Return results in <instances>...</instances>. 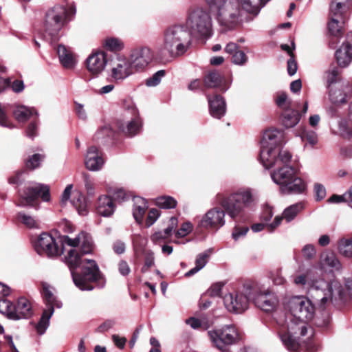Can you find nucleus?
<instances>
[{"mask_svg":"<svg viewBox=\"0 0 352 352\" xmlns=\"http://www.w3.org/2000/svg\"><path fill=\"white\" fill-rule=\"evenodd\" d=\"M284 143L283 131L266 130L260 142V161L267 169L274 168L270 176L272 181L279 186L282 193L302 194L306 191L307 184L296 176L291 165L292 153L283 147Z\"/></svg>","mask_w":352,"mask_h":352,"instance_id":"nucleus-1","label":"nucleus"},{"mask_svg":"<svg viewBox=\"0 0 352 352\" xmlns=\"http://www.w3.org/2000/svg\"><path fill=\"white\" fill-rule=\"evenodd\" d=\"M62 243L71 248L65 256V263L70 270L75 285L82 291L94 289L92 283L101 278L99 267L94 260L82 258L93 251L91 236L81 232L74 239L63 236Z\"/></svg>","mask_w":352,"mask_h":352,"instance_id":"nucleus-2","label":"nucleus"},{"mask_svg":"<svg viewBox=\"0 0 352 352\" xmlns=\"http://www.w3.org/2000/svg\"><path fill=\"white\" fill-rule=\"evenodd\" d=\"M287 307L291 314L285 321L278 322V334L289 351L299 352V336H314L313 329L307 322L314 318L315 306L308 298L295 296L288 300Z\"/></svg>","mask_w":352,"mask_h":352,"instance_id":"nucleus-3","label":"nucleus"},{"mask_svg":"<svg viewBox=\"0 0 352 352\" xmlns=\"http://www.w3.org/2000/svg\"><path fill=\"white\" fill-rule=\"evenodd\" d=\"M214 202L223 209L214 207L201 217H197V229L218 230L225 225L226 212L232 219H236L243 213L245 208L252 205L254 197L250 188H242L228 196L219 193L215 197Z\"/></svg>","mask_w":352,"mask_h":352,"instance_id":"nucleus-4","label":"nucleus"},{"mask_svg":"<svg viewBox=\"0 0 352 352\" xmlns=\"http://www.w3.org/2000/svg\"><path fill=\"white\" fill-rule=\"evenodd\" d=\"M219 25L224 31L235 29L244 21L245 14H259L258 0H204Z\"/></svg>","mask_w":352,"mask_h":352,"instance_id":"nucleus-5","label":"nucleus"},{"mask_svg":"<svg viewBox=\"0 0 352 352\" xmlns=\"http://www.w3.org/2000/svg\"><path fill=\"white\" fill-rule=\"evenodd\" d=\"M309 285L310 291L321 310H324L331 305L336 306L344 300V288L337 280L327 281L319 278L311 280Z\"/></svg>","mask_w":352,"mask_h":352,"instance_id":"nucleus-6","label":"nucleus"},{"mask_svg":"<svg viewBox=\"0 0 352 352\" xmlns=\"http://www.w3.org/2000/svg\"><path fill=\"white\" fill-rule=\"evenodd\" d=\"M191 44V34L184 24H173L164 30L163 49L171 56L183 55L188 51Z\"/></svg>","mask_w":352,"mask_h":352,"instance_id":"nucleus-7","label":"nucleus"},{"mask_svg":"<svg viewBox=\"0 0 352 352\" xmlns=\"http://www.w3.org/2000/svg\"><path fill=\"white\" fill-rule=\"evenodd\" d=\"M184 26L192 36L209 38L212 34V21L210 13L202 7L188 8Z\"/></svg>","mask_w":352,"mask_h":352,"instance_id":"nucleus-8","label":"nucleus"},{"mask_svg":"<svg viewBox=\"0 0 352 352\" xmlns=\"http://www.w3.org/2000/svg\"><path fill=\"white\" fill-rule=\"evenodd\" d=\"M67 16V9L63 6L57 5L50 9L45 14L43 28L44 38L50 42L58 38V32L63 27Z\"/></svg>","mask_w":352,"mask_h":352,"instance_id":"nucleus-9","label":"nucleus"},{"mask_svg":"<svg viewBox=\"0 0 352 352\" xmlns=\"http://www.w3.org/2000/svg\"><path fill=\"white\" fill-rule=\"evenodd\" d=\"M20 199L17 206H34L35 201L41 197L43 201L50 200V188L38 183H29L23 190L19 192Z\"/></svg>","mask_w":352,"mask_h":352,"instance_id":"nucleus-10","label":"nucleus"},{"mask_svg":"<svg viewBox=\"0 0 352 352\" xmlns=\"http://www.w3.org/2000/svg\"><path fill=\"white\" fill-rule=\"evenodd\" d=\"M252 286L246 284L242 292L229 293L223 298V303L228 311L234 314H241L248 308L252 297Z\"/></svg>","mask_w":352,"mask_h":352,"instance_id":"nucleus-11","label":"nucleus"},{"mask_svg":"<svg viewBox=\"0 0 352 352\" xmlns=\"http://www.w3.org/2000/svg\"><path fill=\"white\" fill-rule=\"evenodd\" d=\"M208 334L213 344L221 351H227L228 348L234 344L239 338L237 330L232 324H226L221 328L209 331Z\"/></svg>","mask_w":352,"mask_h":352,"instance_id":"nucleus-12","label":"nucleus"},{"mask_svg":"<svg viewBox=\"0 0 352 352\" xmlns=\"http://www.w3.org/2000/svg\"><path fill=\"white\" fill-rule=\"evenodd\" d=\"M124 118L126 121H119L118 127L129 137H133L140 133L142 127V121L140 117L139 111L136 107L130 102L125 106Z\"/></svg>","mask_w":352,"mask_h":352,"instance_id":"nucleus-13","label":"nucleus"},{"mask_svg":"<svg viewBox=\"0 0 352 352\" xmlns=\"http://www.w3.org/2000/svg\"><path fill=\"white\" fill-rule=\"evenodd\" d=\"M252 297L251 300L255 305L266 312H270L275 309L278 300L275 294L266 290H258L256 287L252 286Z\"/></svg>","mask_w":352,"mask_h":352,"instance_id":"nucleus-14","label":"nucleus"},{"mask_svg":"<svg viewBox=\"0 0 352 352\" xmlns=\"http://www.w3.org/2000/svg\"><path fill=\"white\" fill-rule=\"evenodd\" d=\"M153 54L146 46H140L133 49L129 59L135 72L144 70L152 61Z\"/></svg>","mask_w":352,"mask_h":352,"instance_id":"nucleus-15","label":"nucleus"},{"mask_svg":"<svg viewBox=\"0 0 352 352\" xmlns=\"http://www.w3.org/2000/svg\"><path fill=\"white\" fill-rule=\"evenodd\" d=\"M111 66V76L115 81H122L135 72L130 60L124 56H116Z\"/></svg>","mask_w":352,"mask_h":352,"instance_id":"nucleus-16","label":"nucleus"},{"mask_svg":"<svg viewBox=\"0 0 352 352\" xmlns=\"http://www.w3.org/2000/svg\"><path fill=\"white\" fill-rule=\"evenodd\" d=\"M104 163L102 154L98 148L95 146H89L85 157L86 168L91 171H98L102 168Z\"/></svg>","mask_w":352,"mask_h":352,"instance_id":"nucleus-17","label":"nucleus"},{"mask_svg":"<svg viewBox=\"0 0 352 352\" xmlns=\"http://www.w3.org/2000/svg\"><path fill=\"white\" fill-rule=\"evenodd\" d=\"M107 63L106 54L102 51L92 53L86 60L87 69L94 74H98L102 72Z\"/></svg>","mask_w":352,"mask_h":352,"instance_id":"nucleus-18","label":"nucleus"},{"mask_svg":"<svg viewBox=\"0 0 352 352\" xmlns=\"http://www.w3.org/2000/svg\"><path fill=\"white\" fill-rule=\"evenodd\" d=\"M207 98L210 115L217 119H220L224 116L226 112V104L223 97L220 95H215L213 98L208 96Z\"/></svg>","mask_w":352,"mask_h":352,"instance_id":"nucleus-19","label":"nucleus"},{"mask_svg":"<svg viewBox=\"0 0 352 352\" xmlns=\"http://www.w3.org/2000/svg\"><path fill=\"white\" fill-rule=\"evenodd\" d=\"M224 50L227 54L232 56L231 60L234 65L242 66L248 62V56L243 51L239 49L236 43L233 42L228 43Z\"/></svg>","mask_w":352,"mask_h":352,"instance_id":"nucleus-20","label":"nucleus"},{"mask_svg":"<svg viewBox=\"0 0 352 352\" xmlns=\"http://www.w3.org/2000/svg\"><path fill=\"white\" fill-rule=\"evenodd\" d=\"M115 209L116 206L110 196L102 195L99 197L96 210L100 215L109 217L114 213Z\"/></svg>","mask_w":352,"mask_h":352,"instance_id":"nucleus-21","label":"nucleus"},{"mask_svg":"<svg viewBox=\"0 0 352 352\" xmlns=\"http://www.w3.org/2000/svg\"><path fill=\"white\" fill-rule=\"evenodd\" d=\"M133 216L138 224L142 223L145 212L148 208L147 201L141 197H133Z\"/></svg>","mask_w":352,"mask_h":352,"instance_id":"nucleus-22","label":"nucleus"},{"mask_svg":"<svg viewBox=\"0 0 352 352\" xmlns=\"http://www.w3.org/2000/svg\"><path fill=\"white\" fill-rule=\"evenodd\" d=\"M222 83V76L216 71L209 72L204 78V84L206 87H220L221 91L225 92L228 89L229 85Z\"/></svg>","mask_w":352,"mask_h":352,"instance_id":"nucleus-23","label":"nucleus"},{"mask_svg":"<svg viewBox=\"0 0 352 352\" xmlns=\"http://www.w3.org/2000/svg\"><path fill=\"white\" fill-rule=\"evenodd\" d=\"M14 312L18 317L16 320L30 317L32 315V311L29 300L25 298H19L17 304L14 305Z\"/></svg>","mask_w":352,"mask_h":352,"instance_id":"nucleus-24","label":"nucleus"},{"mask_svg":"<svg viewBox=\"0 0 352 352\" xmlns=\"http://www.w3.org/2000/svg\"><path fill=\"white\" fill-rule=\"evenodd\" d=\"M116 135V131L110 125L106 124L96 132L94 139L102 144H108L111 142Z\"/></svg>","mask_w":352,"mask_h":352,"instance_id":"nucleus-25","label":"nucleus"},{"mask_svg":"<svg viewBox=\"0 0 352 352\" xmlns=\"http://www.w3.org/2000/svg\"><path fill=\"white\" fill-rule=\"evenodd\" d=\"M321 268L329 267L331 270L340 271L342 269V264L337 256L331 252H325L321 256Z\"/></svg>","mask_w":352,"mask_h":352,"instance_id":"nucleus-26","label":"nucleus"},{"mask_svg":"<svg viewBox=\"0 0 352 352\" xmlns=\"http://www.w3.org/2000/svg\"><path fill=\"white\" fill-rule=\"evenodd\" d=\"M13 115L17 121L24 122L33 115H36L38 117V113L33 107H28L24 105H17L13 111Z\"/></svg>","mask_w":352,"mask_h":352,"instance_id":"nucleus-27","label":"nucleus"},{"mask_svg":"<svg viewBox=\"0 0 352 352\" xmlns=\"http://www.w3.org/2000/svg\"><path fill=\"white\" fill-rule=\"evenodd\" d=\"M63 237H61L58 241L55 239L54 243H49L47 245V248L43 250V255L47 256L49 258L57 257L61 255L65 250V245L66 243H62Z\"/></svg>","mask_w":352,"mask_h":352,"instance_id":"nucleus-28","label":"nucleus"},{"mask_svg":"<svg viewBox=\"0 0 352 352\" xmlns=\"http://www.w3.org/2000/svg\"><path fill=\"white\" fill-rule=\"evenodd\" d=\"M57 54L61 65L67 69L72 68L75 65V60L72 52L63 45H58Z\"/></svg>","mask_w":352,"mask_h":352,"instance_id":"nucleus-29","label":"nucleus"},{"mask_svg":"<svg viewBox=\"0 0 352 352\" xmlns=\"http://www.w3.org/2000/svg\"><path fill=\"white\" fill-rule=\"evenodd\" d=\"M212 249H208L199 254L195 259V266L185 274L186 277H190L203 269L208 263Z\"/></svg>","mask_w":352,"mask_h":352,"instance_id":"nucleus-30","label":"nucleus"},{"mask_svg":"<svg viewBox=\"0 0 352 352\" xmlns=\"http://www.w3.org/2000/svg\"><path fill=\"white\" fill-rule=\"evenodd\" d=\"M16 219L30 229H38L41 228V221L35 217L25 212H19L16 214Z\"/></svg>","mask_w":352,"mask_h":352,"instance_id":"nucleus-31","label":"nucleus"},{"mask_svg":"<svg viewBox=\"0 0 352 352\" xmlns=\"http://www.w3.org/2000/svg\"><path fill=\"white\" fill-rule=\"evenodd\" d=\"M300 115L296 110L287 109L282 114V123L286 128L294 127L300 121Z\"/></svg>","mask_w":352,"mask_h":352,"instance_id":"nucleus-32","label":"nucleus"},{"mask_svg":"<svg viewBox=\"0 0 352 352\" xmlns=\"http://www.w3.org/2000/svg\"><path fill=\"white\" fill-rule=\"evenodd\" d=\"M54 312V311L52 307L43 311L40 320L36 327L38 334L43 335L46 331L50 325V319Z\"/></svg>","mask_w":352,"mask_h":352,"instance_id":"nucleus-33","label":"nucleus"},{"mask_svg":"<svg viewBox=\"0 0 352 352\" xmlns=\"http://www.w3.org/2000/svg\"><path fill=\"white\" fill-rule=\"evenodd\" d=\"M54 239L55 238L47 232L41 233L34 243V247L36 252L39 255H43L44 248H47V243H54Z\"/></svg>","mask_w":352,"mask_h":352,"instance_id":"nucleus-34","label":"nucleus"},{"mask_svg":"<svg viewBox=\"0 0 352 352\" xmlns=\"http://www.w3.org/2000/svg\"><path fill=\"white\" fill-rule=\"evenodd\" d=\"M71 202L78 211L79 215L85 216L88 214L86 199L82 194L78 192L74 195Z\"/></svg>","mask_w":352,"mask_h":352,"instance_id":"nucleus-35","label":"nucleus"},{"mask_svg":"<svg viewBox=\"0 0 352 352\" xmlns=\"http://www.w3.org/2000/svg\"><path fill=\"white\" fill-rule=\"evenodd\" d=\"M335 56L338 64L342 67H346L352 60L351 53L348 49H346L344 43L338 50H336Z\"/></svg>","mask_w":352,"mask_h":352,"instance_id":"nucleus-36","label":"nucleus"},{"mask_svg":"<svg viewBox=\"0 0 352 352\" xmlns=\"http://www.w3.org/2000/svg\"><path fill=\"white\" fill-rule=\"evenodd\" d=\"M347 94L342 89H329V97L331 102L336 104H345L347 102Z\"/></svg>","mask_w":352,"mask_h":352,"instance_id":"nucleus-37","label":"nucleus"},{"mask_svg":"<svg viewBox=\"0 0 352 352\" xmlns=\"http://www.w3.org/2000/svg\"><path fill=\"white\" fill-rule=\"evenodd\" d=\"M303 208L304 205L301 202L292 204L284 210L283 212V217L285 221L289 223L294 220L298 214L303 210Z\"/></svg>","mask_w":352,"mask_h":352,"instance_id":"nucleus-38","label":"nucleus"},{"mask_svg":"<svg viewBox=\"0 0 352 352\" xmlns=\"http://www.w3.org/2000/svg\"><path fill=\"white\" fill-rule=\"evenodd\" d=\"M43 296L47 306V309H50L51 307H52L54 309V307H62V302L56 299V296L50 291L48 287L43 286Z\"/></svg>","mask_w":352,"mask_h":352,"instance_id":"nucleus-39","label":"nucleus"},{"mask_svg":"<svg viewBox=\"0 0 352 352\" xmlns=\"http://www.w3.org/2000/svg\"><path fill=\"white\" fill-rule=\"evenodd\" d=\"M0 313L6 315L9 319L16 320L18 318L14 312L13 303L6 298H0Z\"/></svg>","mask_w":352,"mask_h":352,"instance_id":"nucleus-40","label":"nucleus"},{"mask_svg":"<svg viewBox=\"0 0 352 352\" xmlns=\"http://www.w3.org/2000/svg\"><path fill=\"white\" fill-rule=\"evenodd\" d=\"M104 47L111 52H120L124 49L122 41L118 38L109 37L104 41Z\"/></svg>","mask_w":352,"mask_h":352,"instance_id":"nucleus-41","label":"nucleus"},{"mask_svg":"<svg viewBox=\"0 0 352 352\" xmlns=\"http://www.w3.org/2000/svg\"><path fill=\"white\" fill-rule=\"evenodd\" d=\"M177 204V201L170 196H162L156 199L157 206L164 209L175 208Z\"/></svg>","mask_w":352,"mask_h":352,"instance_id":"nucleus-42","label":"nucleus"},{"mask_svg":"<svg viewBox=\"0 0 352 352\" xmlns=\"http://www.w3.org/2000/svg\"><path fill=\"white\" fill-rule=\"evenodd\" d=\"M338 250L346 257H352V239H342L339 241Z\"/></svg>","mask_w":352,"mask_h":352,"instance_id":"nucleus-43","label":"nucleus"},{"mask_svg":"<svg viewBox=\"0 0 352 352\" xmlns=\"http://www.w3.org/2000/svg\"><path fill=\"white\" fill-rule=\"evenodd\" d=\"M108 192L112 197L113 201L121 202L129 198L127 193L123 188L109 189Z\"/></svg>","mask_w":352,"mask_h":352,"instance_id":"nucleus-44","label":"nucleus"},{"mask_svg":"<svg viewBox=\"0 0 352 352\" xmlns=\"http://www.w3.org/2000/svg\"><path fill=\"white\" fill-rule=\"evenodd\" d=\"M166 74L165 70H159L155 72L151 77L146 80V85L148 87H155L159 85L162 80V78L164 77Z\"/></svg>","mask_w":352,"mask_h":352,"instance_id":"nucleus-45","label":"nucleus"},{"mask_svg":"<svg viewBox=\"0 0 352 352\" xmlns=\"http://www.w3.org/2000/svg\"><path fill=\"white\" fill-rule=\"evenodd\" d=\"M302 140L308 143L311 147L318 143V135L314 131H306L302 136Z\"/></svg>","mask_w":352,"mask_h":352,"instance_id":"nucleus-46","label":"nucleus"},{"mask_svg":"<svg viewBox=\"0 0 352 352\" xmlns=\"http://www.w3.org/2000/svg\"><path fill=\"white\" fill-rule=\"evenodd\" d=\"M339 69L337 67H333L332 69H329L326 72V80L327 87L329 89L331 88V85L337 82V78L339 75Z\"/></svg>","mask_w":352,"mask_h":352,"instance_id":"nucleus-47","label":"nucleus"},{"mask_svg":"<svg viewBox=\"0 0 352 352\" xmlns=\"http://www.w3.org/2000/svg\"><path fill=\"white\" fill-rule=\"evenodd\" d=\"M43 157L44 156L39 153L32 155L26 161V166L30 169H35L38 168L40 166Z\"/></svg>","mask_w":352,"mask_h":352,"instance_id":"nucleus-48","label":"nucleus"},{"mask_svg":"<svg viewBox=\"0 0 352 352\" xmlns=\"http://www.w3.org/2000/svg\"><path fill=\"white\" fill-rule=\"evenodd\" d=\"M249 230L248 226H235L233 229L232 236L234 241L239 240L241 237H244Z\"/></svg>","mask_w":352,"mask_h":352,"instance_id":"nucleus-49","label":"nucleus"},{"mask_svg":"<svg viewBox=\"0 0 352 352\" xmlns=\"http://www.w3.org/2000/svg\"><path fill=\"white\" fill-rule=\"evenodd\" d=\"M160 214L157 209L151 208L148 213V216L146 219L145 225L147 228L151 227L155 223V222L159 218Z\"/></svg>","mask_w":352,"mask_h":352,"instance_id":"nucleus-50","label":"nucleus"},{"mask_svg":"<svg viewBox=\"0 0 352 352\" xmlns=\"http://www.w3.org/2000/svg\"><path fill=\"white\" fill-rule=\"evenodd\" d=\"M155 264V256L154 253L151 251H148L145 254L144 264L142 268V272H146L148 270L153 266Z\"/></svg>","mask_w":352,"mask_h":352,"instance_id":"nucleus-51","label":"nucleus"},{"mask_svg":"<svg viewBox=\"0 0 352 352\" xmlns=\"http://www.w3.org/2000/svg\"><path fill=\"white\" fill-rule=\"evenodd\" d=\"M192 230V225L190 222L187 221L182 224L180 228L176 232L177 237H184L188 235Z\"/></svg>","mask_w":352,"mask_h":352,"instance_id":"nucleus-52","label":"nucleus"},{"mask_svg":"<svg viewBox=\"0 0 352 352\" xmlns=\"http://www.w3.org/2000/svg\"><path fill=\"white\" fill-rule=\"evenodd\" d=\"M302 254L305 259L311 260L315 257L316 254V250L313 245L307 244L302 249Z\"/></svg>","mask_w":352,"mask_h":352,"instance_id":"nucleus-53","label":"nucleus"},{"mask_svg":"<svg viewBox=\"0 0 352 352\" xmlns=\"http://www.w3.org/2000/svg\"><path fill=\"white\" fill-rule=\"evenodd\" d=\"M314 190L315 194V199L316 201H320L322 200L326 196L325 187L319 183L314 184Z\"/></svg>","mask_w":352,"mask_h":352,"instance_id":"nucleus-54","label":"nucleus"},{"mask_svg":"<svg viewBox=\"0 0 352 352\" xmlns=\"http://www.w3.org/2000/svg\"><path fill=\"white\" fill-rule=\"evenodd\" d=\"M224 284L222 283H216L213 284L207 291V294L211 297L220 296L221 290Z\"/></svg>","mask_w":352,"mask_h":352,"instance_id":"nucleus-55","label":"nucleus"},{"mask_svg":"<svg viewBox=\"0 0 352 352\" xmlns=\"http://www.w3.org/2000/svg\"><path fill=\"white\" fill-rule=\"evenodd\" d=\"M26 135L30 138L34 139L38 135V120L31 122L27 127Z\"/></svg>","mask_w":352,"mask_h":352,"instance_id":"nucleus-56","label":"nucleus"},{"mask_svg":"<svg viewBox=\"0 0 352 352\" xmlns=\"http://www.w3.org/2000/svg\"><path fill=\"white\" fill-rule=\"evenodd\" d=\"M82 177H83L85 186V188H86L88 195H89V196L94 195L95 193V189H94V184H93L92 181L91 180L89 175L85 173H83Z\"/></svg>","mask_w":352,"mask_h":352,"instance_id":"nucleus-57","label":"nucleus"},{"mask_svg":"<svg viewBox=\"0 0 352 352\" xmlns=\"http://www.w3.org/2000/svg\"><path fill=\"white\" fill-rule=\"evenodd\" d=\"M10 88H11L13 92L19 94L24 90L25 85L22 80L16 79L12 82L10 78Z\"/></svg>","mask_w":352,"mask_h":352,"instance_id":"nucleus-58","label":"nucleus"},{"mask_svg":"<svg viewBox=\"0 0 352 352\" xmlns=\"http://www.w3.org/2000/svg\"><path fill=\"white\" fill-rule=\"evenodd\" d=\"M273 214L272 207L267 204L263 207L261 218L265 221H269L272 219Z\"/></svg>","mask_w":352,"mask_h":352,"instance_id":"nucleus-59","label":"nucleus"},{"mask_svg":"<svg viewBox=\"0 0 352 352\" xmlns=\"http://www.w3.org/2000/svg\"><path fill=\"white\" fill-rule=\"evenodd\" d=\"M298 69L297 63L294 58V56H292L287 60V73L289 76H294Z\"/></svg>","mask_w":352,"mask_h":352,"instance_id":"nucleus-60","label":"nucleus"},{"mask_svg":"<svg viewBox=\"0 0 352 352\" xmlns=\"http://www.w3.org/2000/svg\"><path fill=\"white\" fill-rule=\"evenodd\" d=\"M112 248L116 254H122L125 252L126 245L123 241L120 240H116L113 242Z\"/></svg>","mask_w":352,"mask_h":352,"instance_id":"nucleus-61","label":"nucleus"},{"mask_svg":"<svg viewBox=\"0 0 352 352\" xmlns=\"http://www.w3.org/2000/svg\"><path fill=\"white\" fill-rule=\"evenodd\" d=\"M24 173V171L23 170H18L17 172H16V173L13 175V176H11L9 179H8V182L10 184H21L22 183V182L23 181V178L22 177Z\"/></svg>","mask_w":352,"mask_h":352,"instance_id":"nucleus-62","label":"nucleus"},{"mask_svg":"<svg viewBox=\"0 0 352 352\" xmlns=\"http://www.w3.org/2000/svg\"><path fill=\"white\" fill-rule=\"evenodd\" d=\"M73 186L72 184H69L66 186L63 194L61 195L60 204L62 206H64L67 201L69 199L71 196V192L72 190Z\"/></svg>","mask_w":352,"mask_h":352,"instance_id":"nucleus-63","label":"nucleus"},{"mask_svg":"<svg viewBox=\"0 0 352 352\" xmlns=\"http://www.w3.org/2000/svg\"><path fill=\"white\" fill-rule=\"evenodd\" d=\"M118 271L121 275L126 276L129 274L131 268L126 261L122 260L118 263Z\"/></svg>","mask_w":352,"mask_h":352,"instance_id":"nucleus-64","label":"nucleus"}]
</instances>
